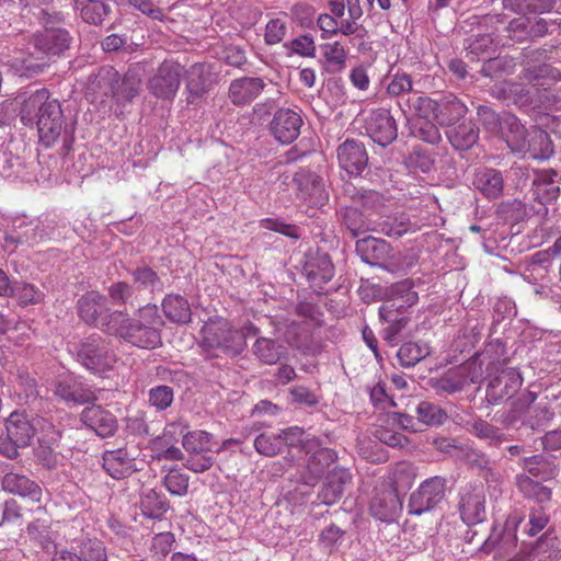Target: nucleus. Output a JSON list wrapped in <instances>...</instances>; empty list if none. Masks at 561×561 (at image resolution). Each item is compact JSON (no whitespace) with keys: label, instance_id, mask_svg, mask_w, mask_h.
Returning <instances> with one entry per match:
<instances>
[{"label":"nucleus","instance_id":"obj_1","mask_svg":"<svg viewBox=\"0 0 561 561\" xmlns=\"http://www.w3.org/2000/svg\"><path fill=\"white\" fill-rule=\"evenodd\" d=\"M104 331L139 348L152 350L161 345L163 320L156 305L140 308L136 318L121 311L111 312L108 321L102 324Z\"/></svg>","mask_w":561,"mask_h":561},{"label":"nucleus","instance_id":"obj_2","mask_svg":"<svg viewBox=\"0 0 561 561\" xmlns=\"http://www.w3.org/2000/svg\"><path fill=\"white\" fill-rule=\"evenodd\" d=\"M19 116L25 126L36 125L39 140L46 147L55 144L61 135L64 123L61 105L45 88L23 98Z\"/></svg>","mask_w":561,"mask_h":561},{"label":"nucleus","instance_id":"obj_3","mask_svg":"<svg viewBox=\"0 0 561 561\" xmlns=\"http://www.w3.org/2000/svg\"><path fill=\"white\" fill-rule=\"evenodd\" d=\"M202 345L208 351H221L228 355H238L244 348V334L236 330L224 318L209 319L202 328Z\"/></svg>","mask_w":561,"mask_h":561},{"label":"nucleus","instance_id":"obj_4","mask_svg":"<svg viewBox=\"0 0 561 561\" xmlns=\"http://www.w3.org/2000/svg\"><path fill=\"white\" fill-rule=\"evenodd\" d=\"M78 358L87 369L99 375L112 370L117 362L108 343L99 335H91L81 342Z\"/></svg>","mask_w":561,"mask_h":561},{"label":"nucleus","instance_id":"obj_5","mask_svg":"<svg viewBox=\"0 0 561 561\" xmlns=\"http://www.w3.org/2000/svg\"><path fill=\"white\" fill-rule=\"evenodd\" d=\"M446 481L442 477H432L424 480L410 495L408 513L422 515L436 507L445 497Z\"/></svg>","mask_w":561,"mask_h":561},{"label":"nucleus","instance_id":"obj_6","mask_svg":"<svg viewBox=\"0 0 561 561\" xmlns=\"http://www.w3.org/2000/svg\"><path fill=\"white\" fill-rule=\"evenodd\" d=\"M8 443L0 445V453L5 457L13 459L18 457V448L26 447L31 444L35 430L26 414L13 412L5 422Z\"/></svg>","mask_w":561,"mask_h":561},{"label":"nucleus","instance_id":"obj_7","mask_svg":"<svg viewBox=\"0 0 561 561\" xmlns=\"http://www.w3.org/2000/svg\"><path fill=\"white\" fill-rule=\"evenodd\" d=\"M183 73L184 69L179 62L164 60L150 78L148 88L159 99L173 100L180 88Z\"/></svg>","mask_w":561,"mask_h":561},{"label":"nucleus","instance_id":"obj_8","mask_svg":"<svg viewBox=\"0 0 561 561\" xmlns=\"http://www.w3.org/2000/svg\"><path fill=\"white\" fill-rule=\"evenodd\" d=\"M365 129L371 140L381 147L390 145L398 135L396 121L385 108L374 110L369 113Z\"/></svg>","mask_w":561,"mask_h":561},{"label":"nucleus","instance_id":"obj_9","mask_svg":"<svg viewBox=\"0 0 561 561\" xmlns=\"http://www.w3.org/2000/svg\"><path fill=\"white\" fill-rule=\"evenodd\" d=\"M309 456L307 460V476L304 478L306 484H314L316 481L325 472L330 465L336 460V453L327 447H321L317 439H311L304 444Z\"/></svg>","mask_w":561,"mask_h":561},{"label":"nucleus","instance_id":"obj_10","mask_svg":"<svg viewBox=\"0 0 561 561\" xmlns=\"http://www.w3.org/2000/svg\"><path fill=\"white\" fill-rule=\"evenodd\" d=\"M81 422L100 437L113 436L117 430V419L100 404L85 407L80 414Z\"/></svg>","mask_w":561,"mask_h":561},{"label":"nucleus","instance_id":"obj_11","mask_svg":"<svg viewBox=\"0 0 561 561\" xmlns=\"http://www.w3.org/2000/svg\"><path fill=\"white\" fill-rule=\"evenodd\" d=\"M71 36L68 31L61 27L48 26L34 36V46L46 56H61L69 49Z\"/></svg>","mask_w":561,"mask_h":561},{"label":"nucleus","instance_id":"obj_12","mask_svg":"<svg viewBox=\"0 0 561 561\" xmlns=\"http://www.w3.org/2000/svg\"><path fill=\"white\" fill-rule=\"evenodd\" d=\"M340 167L350 175H359L368 163V156L363 142L346 139L336 150Z\"/></svg>","mask_w":561,"mask_h":561},{"label":"nucleus","instance_id":"obj_13","mask_svg":"<svg viewBox=\"0 0 561 561\" xmlns=\"http://www.w3.org/2000/svg\"><path fill=\"white\" fill-rule=\"evenodd\" d=\"M301 116L294 110L279 108L271 122V131L282 144H291L300 134Z\"/></svg>","mask_w":561,"mask_h":561},{"label":"nucleus","instance_id":"obj_14","mask_svg":"<svg viewBox=\"0 0 561 561\" xmlns=\"http://www.w3.org/2000/svg\"><path fill=\"white\" fill-rule=\"evenodd\" d=\"M499 124L502 138L511 151L513 153H526L529 130L525 128L519 119L511 113H504L500 117Z\"/></svg>","mask_w":561,"mask_h":561},{"label":"nucleus","instance_id":"obj_15","mask_svg":"<svg viewBox=\"0 0 561 561\" xmlns=\"http://www.w3.org/2000/svg\"><path fill=\"white\" fill-rule=\"evenodd\" d=\"M484 503L485 497L481 485L465 489L459 502L461 519L468 525L483 522L485 518Z\"/></svg>","mask_w":561,"mask_h":561},{"label":"nucleus","instance_id":"obj_16","mask_svg":"<svg viewBox=\"0 0 561 561\" xmlns=\"http://www.w3.org/2000/svg\"><path fill=\"white\" fill-rule=\"evenodd\" d=\"M105 297L98 291H89L78 300L79 317L87 323L101 328L108 321L111 313H105Z\"/></svg>","mask_w":561,"mask_h":561},{"label":"nucleus","instance_id":"obj_17","mask_svg":"<svg viewBox=\"0 0 561 561\" xmlns=\"http://www.w3.org/2000/svg\"><path fill=\"white\" fill-rule=\"evenodd\" d=\"M419 295L413 290V282L411 279L398 282L389 288V300L387 305L380 308V316L388 321L386 312H390L391 309L398 311L407 310L415 305Z\"/></svg>","mask_w":561,"mask_h":561},{"label":"nucleus","instance_id":"obj_18","mask_svg":"<svg viewBox=\"0 0 561 561\" xmlns=\"http://www.w3.org/2000/svg\"><path fill=\"white\" fill-rule=\"evenodd\" d=\"M265 82L256 77H241L231 81L228 98L232 104L242 106L254 101L264 90Z\"/></svg>","mask_w":561,"mask_h":561},{"label":"nucleus","instance_id":"obj_19","mask_svg":"<svg viewBox=\"0 0 561 561\" xmlns=\"http://www.w3.org/2000/svg\"><path fill=\"white\" fill-rule=\"evenodd\" d=\"M103 468L116 480L125 479L137 470L135 457L127 448L106 450L103 454Z\"/></svg>","mask_w":561,"mask_h":561},{"label":"nucleus","instance_id":"obj_20","mask_svg":"<svg viewBox=\"0 0 561 561\" xmlns=\"http://www.w3.org/2000/svg\"><path fill=\"white\" fill-rule=\"evenodd\" d=\"M522 385L520 373L514 367H506L489 382L488 396L494 400L511 398Z\"/></svg>","mask_w":561,"mask_h":561},{"label":"nucleus","instance_id":"obj_21","mask_svg":"<svg viewBox=\"0 0 561 561\" xmlns=\"http://www.w3.org/2000/svg\"><path fill=\"white\" fill-rule=\"evenodd\" d=\"M472 185L484 197L495 199L503 195L504 179L502 172L492 168H480L474 172Z\"/></svg>","mask_w":561,"mask_h":561},{"label":"nucleus","instance_id":"obj_22","mask_svg":"<svg viewBox=\"0 0 561 561\" xmlns=\"http://www.w3.org/2000/svg\"><path fill=\"white\" fill-rule=\"evenodd\" d=\"M308 280L321 287L329 283L334 276V266L327 253H317L311 256L304 266Z\"/></svg>","mask_w":561,"mask_h":561},{"label":"nucleus","instance_id":"obj_23","mask_svg":"<svg viewBox=\"0 0 561 561\" xmlns=\"http://www.w3.org/2000/svg\"><path fill=\"white\" fill-rule=\"evenodd\" d=\"M352 481L351 472L345 468L335 467L328 476L327 482L321 492L324 504L331 505L340 500L344 492V486Z\"/></svg>","mask_w":561,"mask_h":561},{"label":"nucleus","instance_id":"obj_24","mask_svg":"<svg viewBox=\"0 0 561 561\" xmlns=\"http://www.w3.org/2000/svg\"><path fill=\"white\" fill-rule=\"evenodd\" d=\"M162 310L173 323H188L192 318L191 306L186 298L179 294H169L162 300Z\"/></svg>","mask_w":561,"mask_h":561},{"label":"nucleus","instance_id":"obj_25","mask_svg":"<svg viewBox=\"0 0 561 561\" xmlns=\"http://www.w3.org/2000/svg\"><path fill=\"white\" fill-rule=\"evenodd\" d=\"M253 353L261 363L275 365L285 357L287 348L276 340L259 337L253 345Z\"/></svg>","mask_w":561,"mask_h":561},{"label":"nucleus","instance_id":"obj_26","mask_svg":"<svg viewBox=\"0 0 561 561\" xmlns=\"http://www.w3.org/2000/svg\"><path fill=\"white\" fill-rule=\"evenodd\" d=\"M416 469L409 461L396 462L389 471V482L391 490L397 492H404L409 490L416 478Z\"/></svg>","mask_w":561,"mask_h":561},{"label":"nucleus","instance_id":"obj_27","mask_svg":"<svg viewBox=\"0 0 561 561\" xmlns=\"http://www.w3.org/2000/svg\"><path fill=\"white\" fill-rule=\"evenodd\" d=\"M73 549L78 551L80 561H107V549L96 537L82 536L76 540Z\"/></svg>","mask_w":561,"mask_h":561},{"label":"nucleus","instance_id":"obj_28","mask_svg":"<svg viewBox=\"0 0 561 561\" xmlns=\"http://www.w3.org/2000/svg\"><path fill=\"white\" fill-rule=\"evenodd\" d=\"M399 505V494L392 490L378 492L371 500L370 511L380 520L391 518Z\"/></svg>","mask_w":561,"mask_h":561},{"label":"nucleus","instance_id":"obj_29","mask_svg":"<svg viewBox=\"0 0 561 561\" xmlns=\"http://www.w3.org/2000/svg\"><path fill=\"white\" fill-rule=\"evenodd\" d=\"M451 146L457 150L470 149L479 138V129L471 122H465L447 131Z\"/></svg>","mask_w":561,"mask_h":561},{"label":"nucleus","instance_id":"obj_30","mask_svg":"<svg viewBox=\"0 0 561 561\" xmlns=\"http://www.w3.org/2000/svg\"><path fill=\"white\" fill-rule=\"evenodd\" d=\"M526 152H529L530 157L537 160L548 158L553 152L552 141L548 133L539 127H531Z\"/></svg>","mask_w":561,"mask_h":561},{"label":"nucleus","instance_id":"obj_31","mask_svg":"<svg viewBox=\"0 0 561 561\" xmlns=\"http://www.w3.org/2000/svg\"><path fill=\"white\" fill-rule=\"evenodd\" d=\"M467 113V106L457 98L436 103L435 119L439 125H451Z\"/></svg>","mask_w":561,"mask_h":561},{"label":"nucleus","instance_id":"obj_32","mask_svg":"<svg viewBox=\"0 0 561 561\" xmlns=\"http://www.w3.org/2000/svg\"><path fill=\"white\" fill-rule=\"evenodd\" d=\"M186 89L188 102L202 98L207 92V72L203 64H194L186 71Z\"/></svg>","mask_w":561,"mask_h":561},{"label":"nucleus","instance_id":"obj_33","mask_svg":"<svg viewBox=\"0 0 561 561\" xmlns=\"http://www.w3.org/2000/svg\"><path fill=\"white\" fill-rule=\"evenodd\" d=\"M320 327H311L301 320L291 321L287 329L289 343L298 350H308L312 344L313 332Z\"/></svg>","mask_w":561,"mask_h":561},{"label":"nucleus","instance_id":"obj_34","mask_svg":"<svg viewBox=\"0 0 561 561\" xmlns=\"http://www.w3.org/2000/svg\"><path fill=\"white\" fill-rule=\"evenodd\" d=\"M516 485L525 497L531 499L538 503H547L551 500V489L533 480L526 474L516 476Z\"/></svg>","mask_w":561,"mask_h":561},{"label":"nucleus","instance_id":"obj_35","mask_svg":"<svg viewBox=\"0 0 561 561\" xmlns=\"http://www.w3.org/2000/svg\"><path fill=\"white\" fill-rule=\"evenodd\" d=\"M430 354L431 348L426 343L408 342L401 345L397 356L403 367H413Z\"/></svg>","mask_w":561,"mask_h":561},{"label":"nucleus","instance_id":"obj_36","mask_svg":"<svg viewBox=\"0 0 561 561\" xmlns=\"http://www.w3.org/2000/svg\"><path fill=\"white\" fill-rule=\"evenodd\" d=\"M140 508L144 515L150 518H161L169 511L170 505L164 495L149 490L141 497Z\"/></svg>","mask_w":561,"mask_h":561},{"label":"nucleus","instance_id":"obj_37","mask_svg":"<svg viewBox=\"0 0 561 561\" xmlns=\"http://www.w3.org/2000/svg\"><path fill=\"white\" fill-rule=\"evenodd\" d=\"M75 5L90 24H101L108 13V7L102 0H75Z\"/></svg>","mask_w":561,"mask_h":561},{"label":"nucleus","instance_id":"obj_38","mask_svg":"<svg viewBox=\"0 0 561 561\" xmlns=\"http://www.w3.org/2000/svg\"><path fill=\"white\" fill-rule=\"evenodd\" d=\"M55 393L65 401L77 404H84L95 399L90 390L83 389L80 385L66 381L58 382Z\"/></svg>","mask_w":561,"mask_h":561},{"label":"nucleus","instance_id":"obj_39","mask_svg":"<svg viewBox=\"0 0 561 561\" xmlns=\"http://www.w3.org/2000/svg\"><path fill=\"white\" fill-rule=\"evenodd\" d=\"M9 297L16 299L20 306L36 305L44 300V293L36 286L25 282H14L12 294Z\"/></svg>","mask_w":561,"mask_h":561},{"label":"nucleus","instance_id":"obj_40","mask_svg":"<svg viewBox=\"0 0 561 561\" xmlns=\"http://www.w3.org/2000/svg\"><path fill=\"white\" fill-rule=\"evenodd\" d=\"M388 247L386 241L373 237L363 238L356 242V251L367 263L378 260L380 255L388 251Z\"/></svg>","mask_w":561,"mask_h":561},{"label":"nucleus","instance_id":"obj_41","mask_svg":"<svg viewBox=\"0 0 561 561\" xmlns=\"http://www.w3.org/2000/svg\"><path fill=\"white\" fill-rule=\"evenodd\" d=\"M317 25L321 30L322 39H331L337 34H342L344 36L354 35V33H346L343 31V16H335L333 13H321L317 19Z\"/></svg>","mask_w":561,"mask_h":561},{"label":"nucleus","instance_id":"obj_42","mask_svg":"<svg viewBox=\"0 0 561 561\" xmlns=\"http://www.w3.org/2000/svg\"><path fill=\"white\" fill-rule=\"evenodd\" d=\"M468 385L467 367L449 371L436 382V389L448 393L461 391Z\"/></svg>","mask_w":561,"mask_h":561},{"label":"nucleus","instance_id":"obj_43","mask_svg":"<svg viewBox=\"0 0 561 561\" xmlns=\"http://www.w3.org/2000/svg\"><path fill=\"white\" fill-rule=\"evenodd\" d=\"M322 50L332 71H342L346 67L347 51L341 42L325 43L322 45Z\"/></svg>","mask_w":561,"mask_h":561},{"label":"nucleus","instance_id":"obj_44","mask_svg":"<svg viewBox=\"0 0 561 561\" xmlns=\"http://www.w3.org/2000/svg\"><path fill=\"white\" fill-rule=\"evenodd\" d=\"M182 445L192 454L208 453L213 448L211 435L205 431H193L184 435Z\"/></svg>","mask_w":561,"mask_h":561},{"label":"nucleus","instance_id":"obj_45","mask_svg":"<svg viewBox=\"0 0 561 561\" xmlns=\"http://www.w3.org/2000/svg\"><path fill=\"white\" fill-rule=\"evenodd\" d=\"M552 176H557V173L541 174L534 182L535 192L542 203L556 201L560 194V187Z\"/></svg>","mask_w":561,"mask_h":561},{"label":"nucleus","instance_id":"obj_46","mask_svg":"<svg viewBox=\"0 0 561 561\" xmlns=\"http://www.w3.org/2000/svg\"><path fill=\"white\" fill-rule=\"evenodd\" d=\"M254 448L260 455L273 457L282 453L283 440L278 433H262L255 438Z\"/></svg>","mask_w":561,"mask_h":561},{"label":"nucleus","instance_id":"obj_47","mask_svg":"<svg viewBox=\"0 0 561 561\" xmlns=\"http://www.w3.org/2000/svg\"><path fill=\"white\" fill-rule=\"evenodd\" d=\"M408 111L419 117L427 119L432 114L435 116L436 102L425 95L413 93L405 102Z\"/></svg>","mask_w":561,"mask_h":561},{"label":"nucleus","instance_id":"obj_48","mask_svg":"<svg viewBox=\"0 0 561 561\" xmlns=\"http://www.w3.org/2000/svg\"><path fill=\"white\" fill-rule=\"evenodd\" d=\"M380 231L389 237H401L410 231L417 229L415 224H412L410 219L402 214L392 220L388 219L379 224Z\"/></svg>","mask_w":561,"mask_h":561},{"label":"nucleus","instance_id":"obj_49","mask_svg":"<svg viewBox=\"0 0 561 561\" xmlns=\"http://www.w3.org/2000/svg\"><path fill=\"white\" fill-rule=\"evenodd\" d=\"M419 420L425 425H440L447 419V414L431 402L423 401L416 408Z\"/></svg>","mask_w":561,"mask_h":561},{"label":"nucleus","instance_id":"obj_50","mask_svg":"<svg viewBox=\"0 0 561 561\" xmlns=\"http://www.w3.org/2000/svg\"><path fill=\"white\" fill-rule=\"evenodd\" d=\"M347 11V18L344 20L343 31L346 33H356L359 30L358 21L364 15L362 0H344V11Z\"/></svg>","mask_w":561,"mask_h":561},{"label":"nucleus","instance_id":"obj_51","mask_svg":"<svg viewBox=\"0 0 561 561\" xmlns=\"http://www.w3.org/2000/svg\"><path fill=\"white\" fill-rule=\"evenodd\" d=\"M188 476L178 469H172L164 477L163 484L172 495L183 496L188 490Z\"/></svg>","mask_w":561,"mask_h":561},{"label":"nucleus","instance_id":"obj_52","mask_svg":"<svg viewBox=\"0 0 561 561\" xmlns=\"http://www.w3.org/2000/svg\"><path fill=\"white\" fill-rule=\"evenodd\" d=\"M287 15L275 18L267 22L265 26L264 41L267 45H276L280 43L287 33Z\"/></svg>","mask_w":561,"mask_h":561},{"label":"nucleus","instance_id":"obj_53","mask_svg":"<svg viewBox=\"0 0 561 561\" xmlns=\"http://www.w3.org/2000/svg\"><path fill=\"white\" fill-rule=\"evenodd\" d=\"M409 92H413V82L411 76L404 71H397L391 76L387 85L388 95L397 98Z\"/></svg>","mask_w":561,"mask_h":561},{"label":"nucleus","instance_id":"obj_54","mask_svg":"<svg viewBox=\"0 0 561 561\" xmlns=\"http://www.w3.org/2000/svg\"><path fill=\"white\" fill-rule=\"evenodd\" d=\"M173 389L169 386H157L149 390L148 401L159 411L167 410L173 402Z\"/></svg>","mask_w":561,"mask_h":561},{"label":"nucleus","instance_id":"obj_55","mask_svg":"<svg viewBox=\"0 0 561 561\" xmlns=\"http://www.w3.org/2000/svg\"><path fill=\"white\" fill-rule=\"evenodd\" d=\"M174 542V534L171 531H161L152 538L150 552L159 560L164 559L172 550Z\"/></svg>","mask_w":561,"mask_h":561},{"label":"nucleus","instance_id":"obj_56","mask_svg":"<svg viewBox=\"0 0 561 561\" xmlns=\"http://www.w3.org/2000/svg\"><path fill=\"white\" fill-rule=\"evenodd\" d=\"M18 495L33 504L28 511L39 512L44 508L42 504L43 490L35 481L26 478V483H24L23 489H21Z\"/></svg>","mask_w":561,"mask_h":561},{"label":"nucleus","instance_id":"obj_57","mask_svg":"<svg viewBox=\"0 0 561 561\" xmlns=\"http://www.w3.org/2000/svg\"><path fill=\"white\" fill-rule=\"evenodd\" d=\"M295 313L300 318L301 321H304V323H309L311 327L322 325V313L312 302H298L295 307Z\"/></svg>","mask_w":561,"mask_h":561},{"label":"nucleus","instance_id":"obj_58","mask_svg":"<svg viewBox=\"0 0 561 561\" xmlns=\"http://www.w3.org/2000/svg\"><path fill=\"white\" fill-rule=\"evenodd\" d=\"M289 48L293 54L305 58H313L316 56L317 46L311 35H300L289 43Z\"/></svg>","mask_w":561,"mask_h":561},{"label":"nucleus","instance_id":"obj_59","mask_svg":"<svg viewBox=\"0 0 561 561\" xmlns=\"http://www.w3.org/2000/svg\"><path fill=\"white\" fill-rule=\"evenodd\" d=\"M42 547L47 551H49V547L53 546V554L50 558V561H80V557L78 556V552L72 551L68 549L67 547H62L59 545L54 543L48 535L44 536L43 539H41Z\"/></svg>","mask_w":561,"mask_h":561},{"label":"nucleus","instance_id":"obj_60","mask_svg":"<svg viewBox=\"0 0 561 561\" xmlns=\"http://www.w3.org/2000/svg\"><path fill=\"white\" fill-rule=\"evenodd\" d=\"M344 222L354 237H358L369 230L368 224L365 222L362 213L356 208L345 209Z\"/></svg>","mask_w":561,"mask_h":561},{"label":"nucleus","instance_id":"obj_61","mask_svg":"<svg viewBox=\"0 0 561 561\" xmlns=\"http://www.w3.org/2000/svg\"><path fill=\"white\" fill-rule=\"evenodd\" d=\"M375 436L383 444L391 447H404L409 444V439L402 433L388 428L385 426H378L375 431Z\"/></svg>","mask_w":561,"mask_h":561},{"label":"nucleus","instance_id":"obj_62","mask_svg":"<svg viewBox=\"0 0 561 561\" xmlns=\"http://www.w3.org/2000/svg\"><path fill=\"white\" fill-rule=\"evenodd\" d=\"M13 67L21 77L30 78L43 73L47 67V64L38 62L33 57H28L20 61H14Z\"/></svg>","mask_w":561,"mask_h":561},{"label":"nucleus","instance_id":"obj_63","mask_svg":"<svg viewBox=\"0 0 561 561\" xmlns=\"http://www.w3.org/2000/svg\"><path fill=\"white\" fill-rule=\"evenodd\" d=\"M260 227L278 232L291 239H298V229L294 225L286 224L274 218H264L260 221Z\"/></svg>","mask_w":561,"mask_h":561},{"label":"nucleus","instance_id":"obj_64","mask_svg":"<svg viewBox=\"0 0 561 561\" xmlns=\"http://www.w3.org/2000/svg\"><path fill=\"white\" fill-rule=\"evenodd\" d=\"M472 433L477 437L488 439L490 443H497L502 439L501 431L483 420L476 421L472 424Z\"/></svg>","mask_w":561,"mask_h":561}]
</instances>
